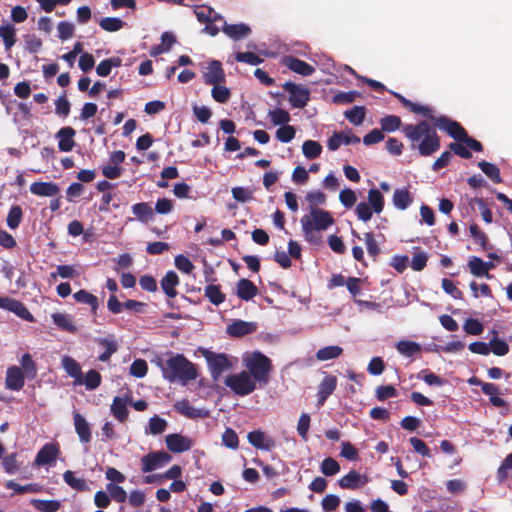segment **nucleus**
I'll list each match as a JSON object with an SVG mask.
<instances>
[{"label": "nucleus", "instance_id": "nucleus-1", "mask_svg": "<svg viewBox=\"0 0 512 512\" xmlns=\"http://www.w3.org/2000/svg\"><path fill=\"white\" fill-rule=\"evenodd\" d=\"M436 128L425 120L417 124H405L401 127L404 136L410 142V148L418 151L422 157H428L436 153L441 147L440 137Z\"/></svg>", "mask_w": 512, "mask_h": 512}, {"label": "nucleus", "instance_id": "nucleus-2", "mask_svg": "<svg viewBox=\"0 0 512 512\" xmlns=\"http://www.w3.org/2000/svg\"><path fill=\"white\" fill-rule=\"evenodd\" d=\"M164 379L169 382H180L186 385L198 377L197 368L194 363L188 360L183 354H176L161 365Z\"/></svg>", "mask_w": 512, "mask_h": 512}, {"label": "nucleus", "instance_id": "nucleus-3", "mask_svg": "<svg viewBox=\"0 0 512 512\" xmlns=\"http://www.w3.org/2000/svg\"><path fill=\"white\" fill-rule=\"evenodd\" d=\"M247 372L258 383L259 388L265 387L270 381L273 364L269 357L261 351H254L243 358Z\"/></svg>", "mask_w": 512, "mask_h": 512}, {"label": "nucleus", "instance_id": "nucleus-4", "mask_svg": "<svg viewBox=\"0 0 512 512\" xmlns=\"http://www.w3.org/2000/svg\"><path fill=\"white\" fill-rule=\"evenodd\" d=\"M435 127L445 131L455 141L466 144L471 150L475 152L483 151V145L478 140L470 137L459 122L452 120L445 115H440L435 119Z\"/></svg>", "mask_w": 512, "mask_h": 512}, {"label": "nucleus", "instance_id": "nucleus-5", "mask_svg": "<svg viewBox=\"0 0 512 512\" xmlns=\"http://www.w3.org/2000/svg\"><path fill=\"white\" fill-rule=\"evenodd\" d=\"M224 383L240 397L247 396L254 392L258 384L247 371L229 374L226 376Z\"/></svg>", "mask_w": 512, "mask_h": 512}, {"label": "nucleus", "instance_id": "nucleus-6", "mask_svg": "<svg viewBox=\"0 0 512 512\" xmlns=\"http://www.w3.org/2000/svg\"><path fill=\"white\" fill-rule=\"evenodd\" d=\"M282 87L289 93V102L293 108L302 109L310 101V91L308 88L290 81L285 82Z\"/></svg>", "mask_w": 512, "mask_h": 512}, {"label": "nucleus", "instance_id": "nucleus-7", "mask_svg": "<svg viewBox=\"0 0 512 512\" xmlns=\"http://www.w3.org/2000/svg\"><path fill=\"white\" fill-rule=\"evenodd\" d=\"M211 377L217 381L221 375L232 367V364L226 354L208 352L205 355Z\"/></svg>", "mask_w": 512, "mask_h": 512}, {"label": "nucleus", "instance_id": "nucleus-8", "mask_svg": "<svg viewBox=\"0 0 512 512\" xmlns=\"http://www.w3.org/2000/svg\"><path fill=\"white\" fill-rule=\"evenodd\" d=\"M470 384L478 385L481 387L482 392L489 396L490 403L497 408H507L508 403L505 399L499 397L502 394L498 385L489 382H483L482 380L472 377L469 380Z\"/></svg>", "mask_w": 512, "mask_h": 512}, {"label": "nucleus", "instance_id": "nucleus-9", "mask_svg": "<svg viewBox=\"0 0 512 512\" xmlns=\"http://www.w3.org/2000/svg\"><path fill=\"white\" fill-rule=\"evenodd\" d=\"M171 456L165 451L150 452L141 459L142 472H152L170 462Z\"/></svg>", "mask_w": 512, "mask_h": 512}, {"label": "nucleus", "instance_id": "nucleus-10", "mask_svg": "<svg viewBox=\"0 0 512 512\" xmlns=\"http://www.w3.org/2000/svg\"><path fill=\"white\" fill-rule=\"evenodd\" d=\"M308 221L316 231H324L334 223L330 212L318 208L311 209Z\"/></svg>", "mask_w": 512, "mask_h": 512}, {"label": "nucleus", "instance_id": "nucleus-11", "mask_svg": "<svg viewBox=\"0 0 512 512\" xmlns=\"http://www.w3.org/2000/svg\"><path fill=\"white\" fill-rule=\"evenodd\" d=\"M205 84H222L226 81V74L222 67V63L218 60L209 62L206 71L203 73Z\"/></svg>", "mask_w": 512, "mask_h": 512}, {"label": "nucleus", "instance_id": "nucleus-12", "mask_svg": "<svg viewBox=\"0 0 512 512\" xmlns=\"http://www.w3.org/2000/svg\"><path fill=\"white\" fill-rule=\"evenodd\" d=\"M73 424L79 441L86 445L92 440V429L85 417L77 411L73 412Z\"/></svg>", "mask_w": 512, "mask_h": 512}, {"label": "nucleus", "instance_id": "nucleus-13", "mask_svg": "<svg viewBox=\"0 0 512 512\" xmlns=\"http://www.w3.org/2000/svg\"><path fill=\"white\" fill-rule=\"evenodd\" d=\"M368 481L366 475H361L356 470H350L338 480V485L342 489L357 490L366 485Z\"/></svg>", "mask_w": 512, "mask_h": 512}, {"label": "nucleus", "instance_id": "nucleus-14", "mask_svg": "<svg viewBox=\"0 0 512 512\" xmlns=\"http://www.w3.org/2000/svg\"><path fill=\"white\" fill-rule=\"evenodd\" d=\"M257 329L258 325L256 322L234 320L231 324L227 326L226 331L229 336L240 338L255 333Z\"/></svg>", "mask_w": 512, "mask_h": 512}, {"label": "nucleus", "instance_id": "nucleus-15", "mask_svg": "<svg viewBox=\"0 0 512 512\" xmlns=\"http://www.w3.org/2000/svg\"><path fill=\"white\" fill-rule=\"evenodd\" d=\"M60 454L58 443H46L37 453L35 463L39 466L51 465Z\"/></svg>", "mask_w": 512, "mask_h": 512}, {"label": "nucleus", "instance_id": "nucleus-16", "mask_svg": "<svg viewBox=\"0 0 512 512\" xmlns=\"http://www.w3.org/2000/svg\"><path fill=\"white\" fill-rule=\"evenodd\" d=\"M165 442L168 450L173 453H182L188 451L193 445L190 438L177 433L167 435Z\"/></svg>", "mask_w": 512, "mask_h": 512}, {"label": "nucleus", "instance_id": "nucleus-17", "mask_svg": "<svg viewBox=\"0 0 512 512\" xmlns=\"http://www.w3.org/2000/svg\"><path fill=\"white\" fill-rule=\"evenodd\" d=\"M282 63L294 73L302 76H310L315 72V67L292 55L284 57Z\"/></svg>", "mask_w": 512, "mask_h": 512}, {"label": "nucleus", "instance_id": "nucleus-18", "mask_svg": "<svg viewBox=\"0 0 512 512\" xmlns=\"http://www.w3.org/2000/svg\"><path fill=\"white\" fill-rule=\"evenodd\" d=\"M25 375L18 366L9 367L6 371L5 386L7 389L19 391L24 387Z\"/></svg>", "mask_w": 512, "mask_h": 512}, {"label": "nucleus", "instance_id": "nucleus-19", "mask_svg": "<svg viewBox=\"0 0 512 512\" xmlns=\"http://www.w3.org/2000/svg\"><path fill=\"white\" fill-rule=\"evenodd\" d=\"M337 378L334 375H327L323 378L318 387L317 406H323L327 398L335 391Z\"/></svg>", "mask_w": 512, "mask_h": 512}, {"label": "nucleus", "instance_id": "nucleus-20", "mask_svg": "<svg viewBox=\"0 0 512 512\" xmlns=\"http://www.w3.org/2000/svg\"><path fill=\"white\" fill-rule=\"evenodd\" d=\"M174 409L176 412L189 419L205 418L208 416V411L193 407L188 399L177 401L174 404Z\"/></svg>", "mask_w": 512, "mask_h": 512}, {"label": "nucleus", "instance_id": "nucleus-21", "mask_svg": "<svg viewBox=\"0 0 512 512\" xmlns=\"http://www.w3.org/2000/svg\"><path fill=\"white\" fill-rule=\"evenodd\" d=\"M76 131L70 127H62L57 133L56 138L58 139V149L61 152H69L75 146L74 136Z\"/></svg>", "mask_w": 512, "mask_h": 512}, {"label": "nucleus", "instance_id": "nucleus-22", "mask_svg": "<svg viewBox=\"0 0 512 512\" xmlns=\"http://www.w3.org/2000/svg\"><path fill=\"white\" fill-rule=\"evenodd\" d=\"M248 442L256 449L269 451L275 446V441L267 437L261 430H253L247 435Z\"/></svg>", "mask_w": 512, "mask_h": 512}, {"label": "nucleus", "instance_id": "nucleus-23", "mask_svg": "<svg viewBox=\"0 0 512 512\" xmlns=\"http://www.w3.org/2000/svg\"><path fill=\"white\" fill-rule=\"evenodd\" d=\"M30 192L41 197H55L59 194L60 188L54 182H33L30 185Z\"/></svg>", "mask_w": 512, "mask_h": 512}, {"label": "nucleus", "instance_id": "nucleus-24", "mask_svg": "<svg viewBox=\"0 0 512 512\" xmlns=\"http://www.w3.org/2000/svg\"><path fill=\"white\" fill-rule=\"evenodd\" d=\"M222 31L225 35L234 41L246 38L251 34L250 27L245 23L228 24L227 22H224Z\"/></svg>", "mask_w": 512, "mask_h": 512}, {"label": "nucleus", "instance_id": "nucleus-25", "mask_svg": "<svg viewBox=\"0 0 512 512\" xmlns=\"http://www.w3.org/2000/svg\"><path fill=\"white\" fill-rule=\"evenodd\" d=\"M258 293L257 286L248 279H240L236 284V295L244 301H250Z\"/></svg>", "mask_w": 512, "mask_h": 512}, {"label": "nucleus", "instance_id": "nucleus-26", "mask_svg": "<svg viewBox=\"0 0 512 512\" xmlns=\"http://www.w3.org/2000/svg\"><path fill=\"white\" fill-rule=\"evenodd\" d=\"M179 277L174 271H168L160 281L161 288L168 298L177 296L176 286L179 285Z\"/></svg>", "mask_w": 512, "mask_h": 512}, {"label": "nucleus", "instance_id": "nucleus-27", "mask_svg": "<svg viewBox=\"0 0 512 512\" xmlns=\"http://www.w3.org/2000/svg\"><path fill=\"white\" fill-rule=\"evenodd\" d=\"M61 362L66 373L70 377L74 378L75 384L82 385L83 373L81 371L79 363L70 356H64Z\"/></svg>", "mask_w": 512, "mask_h": 512}, {"label": "nucleus", "instance_id": "nucleus-28", "mask_svg": "<svg viewBox=\"0 0 512 512\" xmlns=\"http://www.w3.org/2000/svg\"><path fill=\"white\" fill-rule=\"evenodd\" d=\"M392 201L399 210L407 209L413 202V197L408 189H396L393 193Z\"/></svg>", "mask_w": 512, "mask_h": 512}, {"label": "nucleus", "instance_id": "nucleus-29", "mask_svg": "<svg viewBox=\"0 0 512 512\" xmlns=\"http://www.w3.org/2000/svg\"><path fill=\"white\" fill-rule=\"evenodd\" d=\"M396 350L405 357H415L421 353V345L414 341L400 340L396 344Z\"/></svg>", "mask_w": 512, "mask_h": 512}, {"label": "nucleus", "instance_id": "nucleus-30", "mask_svg": "<svg viewBox=\"0 0 512 512\" xmlns=\"http://www.w3.org/2000/svg\"><path fill=\"white\" fill-rule=\"evenodd\" d=\"M73 298L78 303L87 304L90 306L92 314H96L99 307V302L95 295L84 289H81L73 294Z\"/></svg>", "mask_w": 512, "mask_h": 512}, {"label": "nucleus", "instance_id": "nucleus-31", "mask_svg": "<svg viewBox=\"0 0 512 512\" xmlns=\"http://www.w3.org/2000/svg\"><path fill=\"white\" fill-rule=\"evenodd\" d=\"M132 212L135 217L143 222L147 223L149 220L153 218L154 211L151 205L147 202L136 203L132 206Z\"/></svg>", "mask_w": 512, "mask_h": 512}, {"label": "nucleus", "instance_id": "nucleus-32", "mask_svg": "<svg viewBox=\"0 0 512 512\" xmlns=\"http://www.w3.org/2000/svg\"><path fill=\"white\" fill-rule=\"evenodd\" d=\"M204 295L210 303L215 306H219L225 301V294L221 291L220 285L209 284L204 289Z\"/></svg>", "mask_w": 512, "mask_h": 512}, {"label": "nucleus", "instance_id": "nucleus-33", "mask_svg": "<svg viewBox=\"0 0 512 512\" xmlns=\"http://www.w3.org/2000/svg\"><path fill=\"white\" fill-rule=\"evenodd\" d=\"M111 412L119 422H125L128 418L126 401L118 396L115 397L111 404Z\"/></svg>", "mask_w": 512, "mask_h": 512}, {"label": "nucleus", "instance_id": "nucleus-34", "mask_svg": "<svg viewBox=\"0 0 512 512\" xmlns=\"http://www.w3.org/2000/svg\"><path fill=\"white\" fill-rule=\"evenodd\" d=\"M31 505L40 512H57L61 508V502L55 499H32Z\"/></svg>", "mask_w": 512, "mask_h": 512}, {"label": "nucleus", "instance_id": "nucleus-35", "mask_svg": "<svg viewBox=\"0 0 512 512\" xmlns=\"http://www.w3.org/2000/svg\"><path fill=\"white\" fill-rule=\"evenodd\" d=\"M0 38L6 50H10L16 43V29L11 24L0 26Z\"/></svg>", "mask_w": 512, "mask_h": 512}, {"label": "nucleus", "instance_id": "nucleus-36", "mask_svg": "<svg viewBox=\"0 0 512 512\" xmlns=\"http://www.w3.org/2000/svg\"><path fill=\"white\" fill-rule=\"evenodd\" d=\"M52 319L54 324L64 331L75 333L77 330L76 326L73 324L72 317L68 314L53 313Z\"/></svg>", "mask_w": 512, "mask_h": 512}, {"label": "nucleus", "instance_id": "nucleus-37", "mask_svg": "<svg viewBox=\"0 0 512 512\" xmlns=\"http://www.w3.org/2000/svg\"><path fill=\"white\" fill-rule=\"evenodd\" d=\"M478 167L493 183L499 184L502 182L500 170L495 164L482 160L478 163Z\"/></svg>", "mask_w": 512, "mask_h": 512}, {"label": "nucleus", "instance_id": "nucleus-38", "mask_svg": "<svg viewBox=\"0 0 512 512\" xmlns=\"http://www.w3.org/2000/svg\"><path fill=\"white\" fill-rule=\"evenodd\" d=\"M468 267L470 273L475 277H486L487 279H491L492 275L487 273L484 269V261L477 256L470 257L468 261Z\"/></svg>", "mask_w": 512, "mask_h": 512}, {"label": "nucleus", "instance_id": "nucleus-39", "mask_svg": "<svg viewBox=\"0 0 512 512\" xmlns=\"http://www.w3.org/2000/svg\"><path fill=\"white\" fill-rule=\"evenodd\" d=\"M347 120L355 126L361 125L366 117V107L365 106H354L350 110H346L344 112Z\"/></svg>", "mask_w": 512, "mask_h": 512}, {"label": "nucleus", "instance_id": "nucleus-40", "mask_svg": "<svg viewBox=\"0 0 512 512\" xmlns=\"http://www.w3.org/2000/svg\"><path fill=\"white\" fill-rule=\"evenodd\" d=\"M342 353L343 349L340 346H325L316 352V358L319 361H327L338 358Z\"/></svg>", "mask_w": 512, "mask_h": 512}, {"label": "nucleus", "instance_id": "nucleus-41", "mask_svg": "<svg viewBox=\"0 0 512 512\" xmlns=\"http://www.w3.org/2000/svg\"><path fill=\"white\" fill-rule=\"evenodd\" d=\"M368 204L376 214H379L384 209V197L378 189H370L368 191Z\"/></svg>", "mask_w": 512, "mask_h": 512}, {"label": "nucleus", "instance_id": "nucleus-42", "mask_svg": "<svg viewBox=\"0 0 512 512\" xmlns=\"http://www.w3.org/2000/svg\"><path fill=\"white\" fill-rule=\"evenodd\" d=\"M21 369L26 378L29 380L34 379L37 376V366L33 361L32 356L29 353H25L21 357Z\"/></svg>", "mask_w": 512, "mask_h": 512}, {"label": "nucleus", "instance_id": "nucleus-43", "mask_svg": "<svg viewBox=\"0 0 512 512\" xmlns=\"http://www.w3.org/2000/svg\"><path fill=\"white\" fill-rule=\"evenodd\" d=\"M469 231H470V235L471 237H473L475 243L479 244L483 250H488L490 249V245H489V239H488V236L486 235V233L484 231H482L480 229V227L473 223L470 225L469 227Z\"/></svg>", "mask_w": 512, "mask_h": 512}, {"label": "nucleus", "instance_id": "nucleus-44", "mask_svg": "<svg viewBox=\"0 0 512 512\" xmlns=\"http://www.w3.org/2000/svg\"><path fill=\"white\" fill-rule=\"evenodd\" d=\"M63 479L67 485L77 491H85L87 483L84 478H78L73 471L67 470L63 474Z\"/></svg>", "mask_w": 512, "mask_h": 512}, {"label": "nucleus", "instance_id": "nucleus-45", "mask_svg": "<svg viewBox=\"0 0 512 512\" xmlns=\"http://www.w3.org/2000/svg\"><path fill=\"white\" fill-rule=\"evenodd\" d=\"M22 218H23V210H22L21 206L13 205L7 214V218H6L7 226L13 230L18 228L22 221Z\"/></svg>", "mask_w": 512, "mask_h": 512}, {"label": "nucleus", "instance_id": "nucleus-46", "mask_svg": "<svg viewBox=\"0 0 512 512\" xmlns=\"http://www.w3.org/2000/svg\"><path fill=\"white\" fill-rule=\"evenodd\" d=\"M302 152L306 158L313 160L320 156L322 146L314 140H306L302 145Z\"/></svg>", "mask_w": 512, "mask_h": 512}, {"label": "nucleus", "instance_id": "nucleus-47", "mask_svg": "<svg viewBox=\"0 0 512 512\" xmlns=\"http://www.w3.org/2000/svg\"><path fill=\"white\" fill-rule=\"evenodd\" d=\"M401 118L396 115H387L380 120L381 131L394 132L401 127Z\"/></svg>", "mask_w": 512, "mask_h": 512}, {"label": "nucleus", "instance_id": "nucleus-48", "mask_svg": "<svg viewBox=\"0 0 512 512\" xmlns=\"http://www.w3.org/2000/svg\"><path fill=\"white\" fill-rule=\"evenodd\" d=\"M106 491L109 493L110 498L117 503H124L128 498L124 488L114 483H108Z\"/></svg>", "mask_w": 512, "mask_h": 512}, {"label": "nucleus", "instance_id": "nucleus-49", "mask_svg": "<svg viewBox=\"0 0 512 512\" xmlns=\"http://www.w3.org/2000/svg\"><path fill=\"white\" fill-rule=\"evenodd\" d=\"M213 88L211 90L212 98L221 104L228 102L231 97L230 90L223 86L222 84H212Z\"/></svg>", "mask_w": 512, "mask_h": 512}, {"label": "nucleus", "instance_id": "nucleus-50", "mask_svg": "<svg viewBox=\"0 0 512 512\" xmlns=\"http://www.w3.org/2000/svg\"><path fill=\"white\" fill-rule=\"evenodd\" d=\"M269 117L271 119V122L273 125L278 126H284L287 125V123L290 121L291 117L290 114L282 109V108H275L273 110L269 111Z\"/></svg>", "mask_w": 512, "mask_h": 512}, {"label": "nucleus", "instance_id": "nucleus-51", "mask_svg": "<svg viewBox=\"0 0 512 512\" xmlns=\"http://www.w3.org/2000/svg\"><path fill=\"white\" fill-rule=\"evenodd\" d=\"M101 381V374L94 369L89 370L83 377V384L85 385L87 390H94L98 388L101 384Z\"/></svg>", "mask_w": 512, "mask_h": 512}, {"label": "nucleus", "instance_id": "nucleus-52", "mask_svg": "<svg viewBox=\"0 0 512 512\" xmlns=\"http://www.w3.org/2000/svg\"><path fill=\"white\" fill-rule=\"evenodd\" d=\"M100 345L105 347V351L98 356V360L101 362H107L111 356L117 351V343L107 338L99 340Z\"/></svg>", "mask_w": 512, "mask_h": 512}, {"label": "nucleus", "instance_id": "nucleus-53", "mask_svg": "<svg viewBox=\"0 0 512 512\" xmlns=\"http://www.w3.org/2000/svg\"><path fill=\"white\" fill-rule=\"evenodd\" d=\"M418 378L422 379L429 386H442L446 383V380L442 379L428 369L421 370L418 374Z\"/></svg>", "mask_w": 512, "mask_h": 512}, {"label": "nucleus", "instance_id": "nucleus-54", "mask_svg": "<svg viewBox=\"0 0 512 512\" xmlns=\"http://www.w3.org/2000/svg\"><path fill=\"white\" fill-rule=\"evenodd\" d=\"M124 24L120 18L116 17H106L99 22L100 27L107 32L119 31L123 28Z\"/></svg>", "mask_w": 512, "mask_h": 512}, {"label": "nucleus", "instance_id": "nucleus-55", "mask_svg": "<svg viewBox=\"0 0 512 512\" xmlns=\"http://www.w3.org/2000/svg\"><path fill=\"white\" fill-rule=\"evenodd\" d=\"M320 470L325 476H333L340 471V465L334 458L327 457L322 461Z\"/></svg>", "mask_w": 512, "mask_h": 512}, {"label": "nucleus", "instance_id": "nucleus-56", "mask_svg": "<svg viewBox=\"0 0 512 512\" xmlns=\"http://www.w3.org/2000/svg\"><path fill=\"white\" fill-rule=\"evenodd\" d=\"M9 311L15 313L18 317L27 320V321H33L34 317L30 313V311L27 309V307L21 302L16 299L12 302L11 307H9Z\"/></svg>", "mask_w": 512, "mask_h": 512}, {"label": "nucleus", "instance_id": "nucleus-57", "mask_svg": "<svg viewBox=\"0 0 512 512\" xmlns=\"http://www.w3.org/2000/svg\"><path fill=\"white\" fill-rule=\"evenodd\" d=\"M302 230L305 236V239L312 244H318L320 242V237L315 235V229L312 228L310 222L308 221V216L305 215L301 218Z\"/></svg>", "mask_w": 512, "mask_h": 512}, {"label": "nucleus", "instance_id": "nucleus-58", "mask_svg": "<svg viewBox=\"0 0 512 512\" xmlns=\"http://www.w3.org/2000/svg\"><path fill=\"white\" fill-rule=\"evenodd\" d=\"M360 96V92L355 90L348 92H339L333 96L332 101L335 104H349L354 102L356 98Z\"/></svg>", "mask_w": 512, "mask_h": 512}, {"label": "nucleus", "instance_id": "nucleus-59", "mask_svg": "<svg viewBox=\"0 0 512 512\" xmlns=\"http://www.w3.org/2000/svg\"><path fill=\"white\" fill-rule=\"evenodd\" d=\"M222 443L227 448L237 449L239 447V438L237 433L232 428H226L222 434Z\"/></svg>", "mask_w": 512, "mask_h": 512}, {"label": "nucleus", "instance_id": "nucleus-60", "mask_svg": "<svg viewBox=\"0 0 512 512\" xmlns=\"http://www.w3.org/2000/svg\"><path fill=\"white\" fill-rule=\"evenodd\" d=\"M490 352H493L497 356H504L509 352L508 344L497 337H494L489 342Z\"/></svg>", "mask_w": 512, "mask_h": 512}, {"label": "nucleus", "instance_id": "nucleus-61", "mask_svg": "<svg viewBox=\"0 0 512 512\" xmlns=\"http://www.w3.org/2000/svg\"><path fill=\"white\" fill-rule=\"evenodd\" d=\"M167 428V421L158 415H154L149 420V432L153 435L163 433Z\"/></svg>", "mask_w": 512, "mask_h": 512}, {"label": "nucleus", "instance_id": "nucleus-62", "mask_svg": "<svg viewBox=\"0 0 512 512\" xmlns=\"http://www.w3.org/2000/svg\"><path fill=\"white\" fill-rule=\"evenodd\" d=\"M148 372V364L143 359H136L130 366V374L136 378H143Z\"/></svg>", "mask_w": 512, "mask_h": 512}, {"label": "nucleus", "instance_id": "nucleus-63", "mask_svg": "<svg viewBox=\"0 0 512 512\" xmlns=\"http://www.w3.org/2000/svg\"><path fill=\"white\" fill-rule=\"evenodd\" d=\"M295 128L291 125H284L277 129L276 138L282 143H288L295 137Z\"/></svg>", "mask_w": 512, "mask_h": 512}, {"label": "nucleus", "instance_id": "nucleus-64", "mask_svg": "<svg viewBox=\"0 0 512 512\" xmlns=\"http://www.w3.org/2000/svg\"><path fill=\"white\" fill-rule=\"evenodd\" d=\"M340 503V498L335 494H328L321 501L324 512L335 511L339 507Z\"/></svg>", "mask_w": 512, "mask_h": 512}]
</instances>
